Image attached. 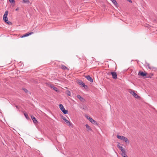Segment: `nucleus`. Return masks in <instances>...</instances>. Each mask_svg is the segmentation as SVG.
Wrapping results in <instances>:
<instances>
[{
  "label": "nucleus",
  "instance_id": "nucleus-1",
  "mask_svg": "<svg viewBox=\"0 0 157 157\" xmlns=\"http://www.w3.org/2000/svg\"><path fill=\"white\" fill-rule=\"evenodd\" d=\"M8 13V11L7 10H6L4 14L3 15V19L4 21L6 24L8 25H10L12 24V23L8 20L7 15Z\"/></svg>",
  "mask_w": 157,
  "mask_h": 157
},
{
  "label": "nucleus",
  "instance_id": "nucleus-2",
  "mask_svg": "<svg viewBox=\"0 0 157 157\" xmlns=\"http://www.w3.org/2000/svg\"><path fill=\"white\" fill-rule=\"evenodd\" d=\"M128 92L136 98L138 99H140V97L136 93H135L133 90L129 89L128 90Z\"/></svg>",
  "mask_w": 157,
  "mask_h": 157
},
{
  "label": "nucleus",
  "instance_id": "nucleus-3",
  "mask_svg": "<svg viewBox=\"0 0 157 157\" xmlns=\"http://www.w3.org/2000/svg\"><path fill=\"white\" fill-rule=\"evenodd\" d=\"M108 74L109 75H111L113 78L114 79H116L117 78V75L116 72H111L108 73Z\"/></svg>",
  "mask_w": 157,
  "mask_h": 157
},
{
  "label": "nucleus",
  "instance_id": "nucleus-4",
  "mask_svg": "<svg viewBox=\"0 0 157 157\" xmlns=\"http://www.w3.org/2000/svg\"><path fill=\"white\" fill-rule=\"evenodd\" d=\"M86 117L87 119L92 124L95 125H97V122L94 121L92 118L88 116H87Z\"/></svg>",
  "mask_w": 157,
  "mask_h": 157
},
{
  "label": "nucleus",
  "instance_id": "nucleus-5",
  "mask_svg": "<svg viewBox=\"0 0 157 157\" xmlns=\"http://www.w3.org/2000/svg\"><path fill=\"white\" fill-rule=\"evenodd\" d=\"M78 83L79 85H82L85 89L87 88V86L86 85H85V84L82 82V81L81 80H80L78 81Z\"/></svg>",
  "mask_w": 157,
  "mask_h": 157
},
{
  "label": "nucleus",
  "instance_id": "nucleus-6",
  "mask_svg": "<svg viewBox=\"0 0 157 157\" xmlns=\"http://www.w3.org/2000/svg\"><path fill=\"white\" fill-rule=\"evenodd\" d=\"M85 77L90 82H93V78L90 75L86 76H85Z\"/></svg>",
  "mask_w": 157,
  "mask_h": 157
},
{
  "label": "nucleus",
  "instance_id": "nucleus-7",
  "mask_svg": "<svg viewBox=\"0 0 157 157\" xmlns=\"http://www.w3.org/2000/svg\"><path fill=\"white\" fill-rule=\"evenodd\" d=\"M138 75H141L143 77H144L146 76L147 74L146 73H145L141 71H140L138 73Z\"/></svg>",
  "mask_w": 157,
  "mask_h": 157
},
{
  "label": "nucleus",
  "instance_id": "nucleus-8",
  "mask_svg": "<svg viewBox=\"0 0 157 157\" xmlns=\"http://www.w3.org/2000/svg\"><path fill=\"white\" fill-rule=\"evenodd\" d=\"M77 97L82 102H83L85 101V99L84 98L79 94L77 95Z\"/></svg>",
  "mask_w": 157,
  "mask_h": 157
},
{
  "label": "nucleus",
  "instance_id": "nucleus-9",
  "mask_svg": "<svg viewBox=\"0 0 157 157\" xmlns=\"http://www.w3.org/2000/svg\"><path fill=\"white\" fill-rule=\"evenodd\" d=\"M60 68L63 70H67L68 71L69 70V69L66 66L63 65H61V66H60Z\"/></svg>",
  "mask_w": 157,
  "mask_h": 157
},
{
  "label": "nucleus",
  "instance_id": "nucleus-10",
  "mask_svg": "<svg viewBox=\"0 0 157 157\" xmlns=\"http://www.w3.org/2000/svg\"><path fill=\"white\" fill-rule=\"evenodd\" d=\"M33 32H30L29 33H26L25 34H24V35H23L21 37L22 38V37H24L28 36H29V35H31L32 34H33Z\"/></svg>",
  "mask_w": 157,
  "mask_h": 157
},
{
  "label": "nucleus",
  "instance_id": "nucleus-11",
  "mask_svg": "<svg viewBox=\"0 0 157 157\" xmlns=\"http://www.w3.org/2000/svg\"><path fill=\"white\" fill-rule=\"evenodd\" d=\"M31 118L32 120H33V122L35 124H36L37 123V120L36 119V118L34 116H31Z\"/></svg>",
  "mask_w": 157,
  "mask_h": 157
},
{
  "label": "nucleus",
  "instance_id": "nucleus-12",
  "mask_svg": "<svg viewBox=\"0 0 157 157\" xmlns=\"http://www.w3.org/2000/svg\"><path fill=\"white\" fill-rule=\"evenodd\" d=\"M50 87L51 88H52L54 90L56 91V92L58 91V89L56 87L53 86H52V85H50Z\"/></svg>",
  "mask_w": 157,
  "mask_h": 157
},
{
  "label": "nucleus",
  "instance_id": "nucleus-13",
  "mask_svg": "<svg viewBox=\"0 0 157 157\" xmlns=\"http://www.w3.org/2000/svg\"><path fill=\"white\" fill-rule=\"evenodd\" d=\"M117 138L120 139L122 140H123L124 139V137L122 136H119L118 135L117 136Z\"/></svg>",
  "mask_w": 157,
  "mask_h": 157
},
{
  "label": "nucleus",
  "instance_id": "nucleus-14",
  "mask_svg": "<svg viewBox=\"0 0 157 157\" xmlns=\"http://www.w3.org/2000/svg\"><path fill=\"white\" fill-rule=\"evenodd\" d=\"M65 122L69 126H71L72 125V124L71 123L70 121L67 120L66 121H65Z\"/></svg>",
  "mask_w": 157,
  "mask_h": 157
},
{
  "label": "nucleus",
  "instance_id": "nucleus-15",
  "mask_svg": "<svg viewBox=\"0 0 157 157\" xmlns=\"http://www.w3.org/2000/svg\"><path fill=\"white\" fill-rule=\"evenodd\" d=\"M124 139L123 141H124L127 144L129 143V141L127 138L124 137Z\"/></svg>",
  "mask_w": 157,
  "mask_h": 157
},
{
  "label": "nucleus",
  "instance_id": "nucleus-16",
  "mask_svg": "<svg viewBox=\"0 0 157 157\" xmlns=\"http://www.w3.org/2000/svg\"><path fill=\"white\" fill-rule=\"evenodd\" d=\"M86 128L87 129V131H92V129H91V128L89 126V125L87 124H86Z\"/></svg>",
  "mask_w": 157,
  "mask_h": 157
},
{
  "label": "nucleus",
  "instance_id": "nucleus-17",
  "mask_svg": "<svg viewBox=\"0 0 157 157\" xmlns=\"http://www.w3.org/2000/svg\"><path fill=\"white\" fill-rule=\"evenodd\" d=\"M63 113L64 114H66L68 113V111L67 110H65V109L62 110Z\"/></svg>",
  "mask_w": 157,
  "mask_h": 157
},
{
  "label": "nucleus",
  "instance_id": "nucleus-18",
  "mask_svg": "<svg viewBox=\"0 0 157 157\" xmlns=\"http://www.w3.org/2000/svg\"><path fill=\"white\" fill-rule=\"evenodd\" d=\"M81 108L84 110H86L87 109V107L86 105H83L81 107Z\"/></svg>",
  "mask_w": 157,
  "mask_h": 157
},
{
  "label": "nucleus",
  "instance_id": "nucleus-19",
  "mask_svg": "<svg viewBox=\"0 0 157 157\" xmlns=\"http://www.w3.org/2000/svg\"><path fill=\"white\" fill-rule=\"evenodd\" d=\"M22 2L23 3H30V2L29 0H23Z\"/></svg>",
  "mask_w": 157,
  "mask_h": 157
},
{
  "label": "nucleus",
  "instance_id": "nucleus-20",
  "mask_svg": "<svg viewBox=\"0 0 157 157\" xmlns=\"http://www.w3.org/2000/svg\"><path fill=\"white\" fill-rule=\"evenodd\" d=\"M59 108L61 111L65 109L63 105L61 104L59 105Z\"/></svg>",
  "mask_w": 157,
  "mask_h": 157
},
{
  "label": "nucleus",
  "instance_id": "nucleus-21",
  "mask_svg": "<svg viewBox=\"0 0 157 157\" xmlns=\"http://www.w3.org/2000/svg\"><path fill=\"white\" fill-rule=\"evenodd\" d=\"M111 1L116 6L117 5V3L116 0H111Z\"/></svg>",
  "mask_w": 157,
  "mask_h": 157
},
{
  "label": "nucleus",
  "instance_id": "nucleus-22",
  "mask_svg": "<svg viewBox=\"0 0 157 157\" xmlns=\"http://www.w3.org/2000/svg\"><path fill=\"white\" fill-rule=\"evenodd\" d=\"M82 57H79V59H82L83 60L84 59V60H86V57H85L84 56H82Z\"/></svg>",
  "mask_w": 157,
  "mask_h": 157
},
{
  "label": "nucleus",
  "instance_id": "nucleus-23",
  "mask_svg": "<svg viewBox=\"0 0 157 157\" xmlns=\"http://www.w3.org/2000/svg\"><path fill=\"white\" fill-rule=\"evenodd\" d=\"M120 144L119 143L117 145V147L121 150L123 147L119 145Z\"/></svg>",
  "mask_w": 157,
  "mask_h": 157
},
{
  "label": "nucleus",
  "instance_id": "nucleus-24",
  "mask_svg": "<svg viewBox=\"0 0 157 157\" xmlns=\"http://www.w3.org/2000/svg\"><path fill=\"white\" fill-rule=\"evenodd\" d=\"M24 115L25 117L27 119H29V117L27 113H24Z\"/></svg>",
  "mask_w": 157,
  "mask_h": 157
},
{
  "label": "nucleus",
  "instance_id": "nucleus-25",
  "mask_svg": "<svg viewBox=\"0 0 157 157\" xmlns=\"http://www.w3.org/2000/svg\"><path fill=\"white\" fill-rule=\"evenodd\" d=\"M121 155L123 157H125V156H126V155H127L125 152L121 153Z\"/></svg>",
  "mask_w": 157,
  "mask_h": 157
},
{
  "label": "nucleus",
  "instance_id": "nucleus-26",
  "mask_svg": "<svg viewBox=\"0 0 157 157\" xmlns=\"http://www.w3.org/2000/svg\"><path fill=\"white\" fill-rule=\"evenodd\" d=\"M147 67L148 68L150 69H151V67L150 66V65L149 64V63H147Z\"/></svg>",
  "mask_w": 157,
  "mask_h": 157
},
{
  "label": "nucleus",
  "instance_id": "nucleus-27",
  "mask_svg": "<svg viewBox=\"0 0 157 157\" xmlns=\"http://www.w3.org/2000/svg\"><path fill=\"white\" fill-rule=\"evenodd\" d=\"M121 151L122 152V153H124L125 152V149L124 148H123L122 149H121Z\"/></svg>",
  "mask_w": 157,
  "mask_h": 157
},
{
  "label": "nucleus",
  "instance_id": "nucleus-28",
  "mask_svg": "<svg viewBox=\"0 0 157 157\" xmlns=\"http://www.w3.org/2000/svg\"><path fill=\"white\" fill-rule=\"evenodd\" d=\"M67 95H69V96H70L71 95V92H70V91H67Z\"/></svg>",
  "mask_w": 157,
  "mask_h": 157
},
{
  "label": "nucleus",
  "instance_id": "nucleus-29",
  "mask_svg": "<svg viewBox=\"0 0 157 157\" xmlns=\"http://www.w3.org/2000/svg\"><path fill=\"white\" fill-rule=\"evenodd\" d=\"M23 90H24L26 93L28 92V90L25 88H23Z\"/></svg>",
  "mask_w": 157,
  "mask_h": 157
},
{
  "label": "nucleus",
  "instance_id": "nucleus-30",
  "mask_svg": "<svg viewBox=\"0 0 157 157\" xmlns=\"http://www.w3.org/2000/svg\"><path fill=\"white\" fill-rule=\"evenodd\" d=\"M9 1L11 3H13L14 2V0H9Z\"/></svg>",
  "mask_w": 157,
  "mask_h": 157
},
{
  "label": "nucleus",
  "instance_id": "nucleus-31",
  "mask_svg": "<svg viewBox=\"0 0 157 157\" xmlns=\"http://www.w3.org/2000/svg\"><path fill=\"white\" fill-rule=\"evenodd\" d=\"M62 119L63 120L65 121L67 120V119L65 117H62Z\"/></svg>",
  "mask_w": 157,
  "mask_h": 157
},
{
  "label": "nucleus",
  "instance_id": "nucleus-32",
  "mask_svg": "<svg viewBox=\"0 0 157 157\" xmlns=\"http://www.w3.org/2000/svg\"><path fill=\"white\" fill-rule=\"evenodd\" d=\"M127 0L128 1L130 2H131V3L132 2V1H131V0Z\"/></svg>",
  "mask_w": 157,
  "mask_h": 157
},
{
  "label": "nucleus",
  "instance_id": "nucleus-33",
  "mask_svg": "<svg viewBox=\"0 0 157 157\" xmlns=\"http://www.w3.org/2000/svg\"><path fill=\"white\" fill-rule=\"evenodd\" d=\"M19 64H20V65H22V62H20V63H19Z\"/></svg>",
  "mask_w": 157,
  "mask_h": 157
},
{
  "label": "nucleus",
  "instance_id": "nucleus-34",
  "mask_svg": "<svg viewBox=\"0 0 157 157\" xmlns=\"http://www.w3.org/2000/svg\"><path fill=\"white\" fill-rule=\"evenodd\" d=\"M19 10V8H17L15 10H16V11H17V10Z\"/></svg>",
  "mask_w": 157,
  "mask_h": 157
},
{
  "label": "nucleus",
  "instance_id": "nucleus-35",
  "mask_svg": "<svg viewBox=\"0 0 157 157\" xmlns=\"http://www.w3.org/2000/svg\"><path fill=\"white\" fill-rule=\"evenodd\" d=\"M77 56L78 57V56Z\"/></svg>",
  "mask_w": 157,
  "mask_h": 157
}]
</instances>
